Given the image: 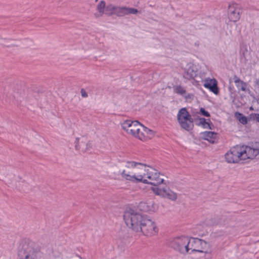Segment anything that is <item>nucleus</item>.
<instances>
[{"label":"nucleus","instance_id":"obj_39","mask_svg":"<svg viewBox=\"0 0 259 259\" xmlns=\"http://www.w3.org/2000/svg\"><path fill=\"white\" fill-rule=\"evenodd\" d=\"M202 123V122H201V120H199V122L196 123V125H197L198 126L201 125Z\"/></svg>","mask_w":259,"mask_h":259},{"label":"nucleus","instance_id":"obj_23","mask_svg":"<svg viewBox=\"0 0 259 259\" xmlns=\"http://www.w3.org/2000/svg\"><path fill=\"white\" fill-rule=\"evenodd\" d=\"M105 2L104 1H102L98 4L97 6V10L100 13L103 14L105 10Z\"/></svg>","mask_w":259,"mask_h":259},{"label":"nucleus","instance_id":"obj_16","mask_svg":"<svg viewBox=\"0 0 259 259\" xmlns=\"http://www.w3.org/2000/svg\"><path fill=\"white\" fill-rule=\"evenodd\" d=\"M235 117L239 120V121L242 124L245 125L247 123V118L241 113L236 112L235 113Z\"/></svg>","mask_w":259,"mask_h":259},{"label":"nucleus","instance_id":"obj_1","mask_svg":"<svg viewBox=\"0 0 259 259\" xmlns=\"http://www.w3.org/2000/svg\"><path fill=\"white\" fill-rule=\"evenodd\" d=\"M123 220L130 228L137 232H142L146 236L154 234L157 232L154 222L132 209L124 212Z\"/></svg>","mask_w":259,"mask_h":259},{"label":"nucleus","instance_id":"obj_7","mask_svg":"<svg viewBox=\"0 0 259 259\" xmlns=\"http://www.w3.org/2000/svg\"><path fill=\"white\" fill-rule=\"evenodd\" d=\"M121 175L126 180L136 183L142 182L143 178L146 177V174L145 172H130V171L126 172L125 170L122 171Z\"/></svg>","mask_w":259,"mask_h":259},{"label":"nucleus","instance_id":"obj_19","mask_svg":"<svg viewBox=\"0 0 259 259\" xmlns=\"http://www.w3.org/2000/svg\"><path fill=\"white\" fill-rule=\"evenodd\" d=\"M204 225L206 226H212L219 224L220 223L217 219L211 218L206 219L204 222Z\"/></svg>","mask_w":259,"mask_h":259},{"label":"nucleus","instance_id":"obj_22","mask_svg":"<svg viewBox=\"0 0 259 259\" xmlns=\"http://www.w3.org/2000/svg\"><path fill=\"white\" fill-rule=\"evenodd\" d=\"M74 143L76 150H79L81 148L84 149V147L85 146L86 144L85 141H81L80 145H79V138H76Z\"/></svg>","mask_w":259,"mask_h":259},{"label":"nucleus","instance_id":"obj_28","mask_svg":"<svg viewBox=\"0 0 259 259\" xmlns=\"http://www.w3.org/2000/svg\"><path fill=\"white\" fill-rule=\"evenodd\" d=\"M53 259H63L62 255L60 252H57L55 251H53Z\"/></svg>","mask_w":259,"mask_h":259},{"label":"nucleus","instance_id":"obj_35","mask_svg":"<svg viewBox=\"0 0 259 259\" xmlns=\"http://www.w3.org/2000/svg\"><path fill=\"white\" fill-rule=\"evenodd\" d=\"M247 52V50L246 47L242 50V57L246 60L245 53Z\"/></svg>","mask_w":259,"mask_h":259},{"label":"nucleus","instance_id":"obj_11","mask_svg":"<svg viewBox=\"0 0 259 259\" xmlns=\"http://www.w3.org/2000/svg\"><path fill=\"white\" fill-rule=\"evenodd\" d=\"M130 132L128 134H131L135 137L139 138V139L142 140V137L141 136V127L142 128L143 125L137 120L134 121V124L131 125Z\"/></svg>","mask_w":259,"mask_h":259},{"label":"nucleus","instance_id":"obj_3","mask_svg":"<svg viewBox=\"0 0 259 259\" xmlns=\"http://www.w3.org/2000/svg\"><path fill=\"white\" fill-rule=\"evenodd\" d=\"M39 250L35 248L33 243H24L19 247L18 259H38Z\"/></svg>","mask_w":259,"mask_h":259},{"label":"nucleus","instance_id":"obj_27","mask_svg":"<svg viewBox=\"0 0 259 259\" xmlns=\"http://www.w3.org/2000/svg\"><path fill=\"white\" fill-rule=\"evenodd\" d=\"M199 113H200L202 115L207 117H209L210 116V113L208 111H206L205 109L202 107L200 108Z\"/></svg>","mask_w":259,"mask_h":259},{"label":"nucleus","instance_id":"obj_33","mask_svg":"<svg viewBox=\"0 0 259 259\" xmlns=\"http://www.w3.org/2000/svg\"><path fill=\"white\" fill-rule=\"evenodd\" d=\"M145 206H146V207L147 206L145 203H144V202H141L140 203L139 207H140L141 209H142L143 211H148V209L145 208Z\"/></svg>","mask_w":259,"mask_h":259},{"label":"nucleus","instance_id":"obj_40","mask_svg":"<svg viewBox=\"0 0 259 259\" xmlns=\"http://www.w3.org/2000/svg\"><path fill=\"white\" fill-rule=\"evenodd\" d=\"M250 110H253V108H252V107H251L250 108Z\"/></svg>","mask_w":259,"mask_h":259},{"label":"nucleus","instance_id":"obj_38","mask_svg":"<svg viewBox=\"0 0 259 259\" xmlns=\"http://www.w3.org/2000/svg\"><path fill=\"white\" fill-rule=\"evenodd\" d=\"M150 182H149L147 181V180L146 179H143V181H142V183H144V184H150Z\"/></svg>","mask_w":259,"mask_h":259},{"label":"nucleus","instance_id":"obj_4","mask_svg":"<svg viewBox=\"0 0 259 259\" xmlns=\"http://www.w3.org/2000/svg\"><path fill=\"white\" fill-rule=\"evenodd\" d=\"M177 119L182 128L187 131H190L193 129L194 119L192 118L186 108L184 107L179 110L177 114Z\"/></svg>","mask_w":259,"mask_h":259},{"label":"nucleus","instance_id":"obj_21","mask_svg":"<svg viewBox=\"0 0 259 259\" xmlns=\"http://www.w3.org/2000/svg\"><path fill=\"white\" fill-rule=\"evenodd\" d=\"M159 173L155 172L153 174L152 172H148L147 171L146 174L147 178L149 180H151V182H154L158 177L159 176Z\"/></svg>","mask_w":259,"mask_h":259},{"label":"nucleus","instance_id":"obj_10","mask_svg":"<svg viewBox=\"0 0 259 259\" xmlns=\"http://www.w3.org/2000/svg\"><path fill=\"white\" fill-rule=\"evenodd\" d=\"M147 166H148V165L146 164L141 162L130 161H127L126 164L125 165V167L127 168H132L134 169V172H136L137 171L139 172H145L147 171L145 167Z\"/></svg>","mask_w":259,"mask_h":259},{"label":"nucleus","instance_id":"obj_37","mask_svg":"<svg viewBox=\"0 0 259 259\" xmlns=\"http://www.w3.org/2000/svg\"><path fill=\"white\" fill-rule=\"evenodd\" d=\"M193 95L191 94H188L186 97H185V98L186 99H193Z\"/></svg>","mask_w":259,"mask_h":259},{"label":"nucleus","instance_id":"obj_34","mask_svg":"<svg viewBox=\"0 0 259 259\" xmlns=\"http://www.w3.org/2000/svg\"><path fill=\"white\" fill-rule=\"evenodd\" d=\"M81 96L83 98H87L88 97V94L85 92V90L81 89L80 91Z\"/></svg>","mask_w":259,"mask_h":259},{"label":"nucleus","instance_id":"obj_24","mask_svg":"<svg viewBox=\"0 0 259 259\" xmlns=\"http://www.w3.org/2000/svg\"><path fill=\"white\" fill-rule=\"evenodd\" d=\"M116 6L112 4H110L107 5L106 7L105 6V11L108 14H112L113 13L115 12Z\"/></svg>","mask_w":259,"mask_h":259},{"label":"nucleus","instance_id":"obj_41","mask_svg":"<svg viewBox=\"0 0 259 259\" xmlns=\"http://www.w3.org/2000/svg\"><path fill=\"white\" fill-rule=\"evenodd\" d=\"M95 15L96 16V17H97V15L96 14H95Z\"/></svg>","mask_w":259,"mask_h":259},{"label":"nucleus","instance_id":"obj_26","mask_svg":"<svg viewBox=\"0 0 259 259\" xmlns=\"http://www.w3.org/2000/svg\"><path fill=\"white\" fill-rule=\"evenodd\" d=\"M175 90L177 93L181 95L186 93V90L181 85L177 86Z\"/></svg>","mask_w":259,"mask_h":259},{"label":"nucleus","instance_id":"obj_18","mask_svg":"<svg viewBox=\"0 0 259 259\" xmlns=\"http://www.w3.org/2000/svg\"><path fill=\"white\" fill-rule=\"evenodd\" d=\"M134 124V121H131L130 120H126L124 121L122 124H121V127L126 132V133L128 134V133L130 132V129L131 128V125H133Z\"/></svg>","mask_w":259,"mask_h":259},{"label":"nucleus","instance_id":"obj_8","mask_svg":"<svg viewBox=\"0 0 259 259\" xmlns=\"http://www.w3.org/2000/svg\"><path fill=\"white\" fill-rule=\"evenodd\" d=\"M152 190L155 194L172 200H175L177 198V194L167 188H154Z\"/></svg>","mask_w":259,"mask_h":259},{"label":"nucleus","instance_id":"obj_42","mask_svg":"<svg viewBox=\"0 0 259 259\" xmlns=\"http://www.w3.org/2000/svg\"><path fill=\"white\" fill-rule=\"evenodd\" d=\"M247 91H248V92H250V90H249V89H248V90H247Z\"/></svg>","mask_w":259,"mask_h":259},{"label":"nucleus","instance_id":"obj_32","mask_svg":"<svg viewBox=\"0 0 259 259\" xmlns=\"http://www.w3.org/2000/svg\"><path fill=\"white\" fill-rule=\"evenodd\" d=\"M92 147V144L90 142H88L86 143L84 149H82V151L83 152H85L89 150H90Z\"/></svg>","mask_w":259,"mask_h":259},{"label":"nucleus","instance_id":"obj_36","mask_svg":"<svg viewBox=\"0 0 259 259\" xmlns=\"http://www.w3.org/2000/svg\"><path fill=\"white\" fill-rule=\"evenodd\" d=\"M209 121H210L209 119H208ZM207 127L206 128H209L210 130L212 129V127L214 126L212 123L210 122V123H208V125H207Z\"/></svg>","mask_w":259,"mask_h":259},{"label":"nucleus","instance_id":"obj_6","mask_svg":"<svg viewBox=\"0 0 259 259\" xmlns=\"http://www.w3.org/2000/svg\"><path fill=\"white\" fill-rule=\"evenodd\" d=\"M189 238L186 236L178 237L171 239L169 245L174 249L183 254L189 251Z\"/></svg>","mask_w":259,"mask_h":259},{"label":"nucleus","instance_id":"obj_31","mask_svg":"<svg viewBox=\"0 0 259 259\" xmlns=\"http://www.w3.org/2000/svg\"><path fill=\"white\" fill-rule=\"evenodd\" d=\"M138 12V11L137 9L135 8H127V14H137Z\"/></svg>","mask_w":259,"mask_h":259},{"label":"nucleus","instance_id":"obj_9","mask_svg":"<svg viewBox=\"0 0 259 259\" xmlns=\"http://www.w3.org/2000/svg\"><path fill=\"white\" fill-rule=\"evenodd\" d=\"M203 86L215 95H218L219 93V89L218 86V82L214 78H207L204 80Z\"/></svg>","mask_w":259,"mask_h":259},{"label":"nucleus","instance_id":"obj_29","mask_svg":"<svg viewBox=\"0 0 259 259\" xmlns=\"http://www.w3.org/2000/svg\"><path fill=\"white\" fill-rule=\"evenodd\" d=\"M250 118L253 120H256L259 122V114L258 113H251L250 115Z\"/></svg>","mask_w":259,"mask_h":259},{"label":"nucleus","instance_id":"obj_17","mask_svg":"<svg viewBox=\"0 0 259 259\" xmlns=\"http://www.w3.org/2000/svg\"><path fill=\"white\" fill-rule=\"evenodd\" d=\"M142 128L143 130V132H142L141 133V136L142 137V139L146 136L151 138L154 135V132L153 131L148 128L144 125L142 126Z\"/></svg>","mask_w":259,"mask_h":259},{"label":"nucleus","instance_id":"obj_13","mask_svg":"<svg viewBox=\"0 0 259 259\" xmlns=\"http://www.w3.org/2000/svg\"><path fill=\"white\" fill-rule=\"evenodd\" d=\"M200 135L204 140L208 141L210 143L214 144L215 143L217 133L214 132L206 131L201 133Z\"/></svg>","mask_w":259,"mask_h":259},{"label":"nucleus","instance_id":"obj_20","mask_svg":"<svg viewBox=\"0 0 259 259\" xmlns=\"http://www.w3.org/2000/svg\"><path fill=\"white\" fill-rule=\"evenodd\" d=\"M127 8L125 7H116L115 12L118 16H122L124 15L127 14Z\"/></svg>","mask_w":259,"mask_h":259},{"label":"nucleus","instance_id":"obj_12","mask_svg":"<svg viewBox=\"0 0 259 259\" xmlns=\"http://www.w3.org/2000/svg\"><path fill=\"white\" fill-rule=\"evenodd\" d=\"M197 75L196 67L191 63L188 64L185 69L184 77L187 79H194Z\"/></svg>","mask_w":259,"mask_h":259},{"label":"nucleus","instance_id":"obj_30","mask_svg":"<svg viewBox=\"0 0 259 259\" xmlns=\"http://www.w3.org/2000/svg\"><path fill=\"white\" fill-rule=\"evenodd\" d=\"M199 120H201V122H202L201 125L203 126V128L207 127V125H208V123L209 122H207L204 118L200 117L199 118Z\"/></svg>","mask_w":259,"mask_h":259},{"label":"nucleus","instance_id":"obj_5","mask_svg":"<svg viewBox=\"0 0 259 259\" xmlns=\"http://www.w3.org/2000/svg\"><path fill=\"white\" fill-rule=\"evenodd\" d=\"M189 250L206 253H210L209 244L206 241L198 238H189Z\"/></svg>","mask_w":259,"mask_h":259},{"label":"nucleus","instance_id":"obj_15","mask_svg":"<svg viewBox=\"0 0 259 259\" xmlns=\"http://www.w3.org/2000/svg\"><path fill=\"white\" fill-rule=\"evenodd\" d=\"M234 81L236 84V87L238 89V90H241L243 92H245L247 91L246 87L247 86V84L246 82L244 81L241 80L239 77H238L237 75H235L233 76Z\"/></svg>","mask_w":259,"mask_h":259},{"label":"nucleus","instance_id":"obj_2","mask_svg":"<svg viewBox=\"0 0 259 259\" xmlns=\"http://www.w3.org/2000/svg\"><path fill=\"white\" fill-rule=\"evenodd\" d=\"M258 154L259 147L236 146L225 154V158L228 163H238L240 160L254 159Z\"/></svg>","mask_w":259,"mask_h":259},{"label":"nucleus","instance_id":"obj_14","mask_svg":"<svg viewBox=\"0 0 259 259\" xmlns=\"http://www.w3.org/2000/svg\"><path fill=\"white\" fill-rule=\"evenodd\" d=\"M229 9L230 11V13L229 14V18L230 21L236 22L239 20L240 17L239 12L237 11L236 9H234L233 6L231 5H229Z\"/></svg>","mask_w":259,"mask_h":259},{"label":"nucleus","instance_id":"obj_25","mask_svg":"<svg viewBox=\"0 0 259 259\" xmlns=\"http://www.w3.org/2000/svg\"><path fill=\"white\" fill-rule=\"evenodd\" d=\"M164 181V180L161 178H159V177L154 182H150V184L153 186H157L161 184Z\"/></svg>","mask_w":259,"mask_h":259}]
</instances>
